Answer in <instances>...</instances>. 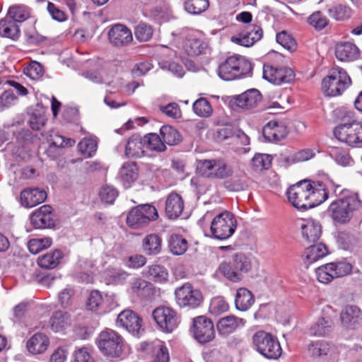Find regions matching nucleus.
Returning a JSON list of instances; mask_svg holds the SVG:
<instances>
[{"label": "nucleus", "mask_w": 362, "mask_h": 362, "mask_svg": "<svg viewBox=\"0 0 362 362\" xmlns=\"http://www.w3.org/2000/svg\"><path fill=\"white\" fill-rule=\"evenodd\" d=\"M96 344L105 356L110 358H117L122 356L124 340L115 331L110 329L102 331L96 339Z\"/></svg>", "instance_id": "nucleus-4"}, {"label": "nucleus", "mask_w": 362, "mask_h": 362, "mask_svg": "<svg viewBox=\"0 0 362 362\" xmlns=\"http://www.w3.org/2000/svg\"><path fill=\"white\" fill-rule=\"evenodd\" d=\"M153 30L151 25L140 22L134 28V35L139 42L148 41L153 36Z\"/></svg>", "instance_id": "nucleus-54"}, {"label": "nucleus", "mask_w": 362, "mask_h": 362, "mask_svg": "<svg viewBox=\"0 0 362 362\" xmlns=\"http://www.w3.org/2000/svg\"><path fill=\"white\" fill-rule=\"evenodd\" d=\"M252 64L244 57L233 55L227 57L218 66V74L225 81L236 79L251 72Z\"/></svg>", "instance_id": "nucleus-2"}, {"label": "nucleus", "mask_w": 362, "mask_h": 362, "mask_svg": "<svg viewBox=\"0 0 362 362\" xmlns=\"http://www.w3.org/2000/svg\"><path fill=\"white\" fill-rule=\"evenodd\" d=\"M229 305L222 297L214 298L210 303L209 311L212 315H218L228 311Z\"/></svg>", "instance_id": "nucleus-61"}, {"label": "nucleus", "mask_w": 362, "mask_h": 362, "mask_svg": "<svg viewBox=\"0 0 362 362\" xmlns=\"http://www.w3.org/2000/svg\"><path fill=\"white\" fill-rule=\"evenodd\" d=\"M47 199V193L39 188L24 189L21 193V204L28 208L42 203Z\"/></svg>", "instance_id": "nucleus-26"}, {"label": "nucleus", "mask_w": 362, "mask_h": 362, "mask_svg": "<svg viewBox=\"0 0 362 362\" xmlns=\"http://www.w3.org/2000/svg\"><path fill=\"white\" fill-rule=\"evenodd\" d=\"M332 327L329 317H320L310 327L309 332L313 336L325 337L332 332Z\"/></svg>", "instance_id": "nucleus-37"}, {"label": "nucleus", "mask_w": 362, "mask_h": 362, "mask_svg": "<svg viewBox=\"0 0 362 362\" xmlns=\"http://www.w3.org/2000/svg\"><path fill=\"white\" fill-rule=\"evenodd\" d=\"M329 154L335 162L341 166L352 165L354 160L345 149L332 146L329 149Z\"/></svg>", "instance_id": "nucleus-50"}, {"label": "nucleus", "mask_w": 362, "mask_h": 362, "mask_svg": "<svg viewBox=\"0 0 362 362\" xmlns=\"http://www.w3.org/2000/svg\"><path fill=\"white\" fill-rule=\"evenodd\" d=\"M236 228L235 216L228 211H224L212 219L210 226L211 237L218 240H227L234 234Z\"/></svg>", "instance_id": "nucleus-6"}, {"label": "nucleus", "mask_w": 362, "mask_h": 362, "mask_svg": "<svg viewBox=\"0 0 362 362\" xmlns=\"http://www.w3.org/2000/svg\"><path fill=\"white\" fill-rule=\"evenodd\" d=\"M262 100V95L257 89H250L233 98V103L242 109L255 107Z\"/></svg>", "instance_id": "nucleus-25"}, {"label": "nucleus", "mask_w": 362, "mask_h": 362, "mask_svg": "<svg viewBox=\"0 0 362 362\" xmlns=\"http://www.w3.org/2000/svg\"><path fill=\"white\" fill-rule=\"evenodd\" d=\"M276 39L278 43L289 51H293L296 48L295 39L285 30L277 33Z\"/></svg>", "instance_id": "nucleus-63"}, {"label": "nucleus", "mask_w": 362, "mask_h": 362, "mask_svg": "<svg viewBox=\"0 0 362 362\" xmlns=\"http://www.w3.org/2000/svg\"><path fill=\"white\" fill-rule=\"evenodd\" d=\"M308 351L314 357L329 356L334 357L336 348L324 340H319L310 343L308 346Z\"/></svg>", "instance_id": "nucleus-32"}, {"label": "nucleus", "mask_w": 362, "mask_h": 362, "mask_svg": "<svg viewBox=\"0 0 362 362\" xmlns=\"http://www.w3.org/2000/svg\"><path fill=\"white\" fill-rule=\"evenodd\" d=\"M78 150L85 157H91L97 150V142L93 139H83L78 145Z\"/></svg>", "instance_id": "nucleus-60"}, {"label": "nucleus", "mask_w": 362, "mask_h": 362, "mask_svg": "<svg viewBox=\"0 0 362 362\" xmlns=\"http://www.w3.org/2000/svg\"><path fill=\"white\" fill-rule=\"evenodd\" d=\"M301 235L307 243H315L322 234V226L319 221L312 218L303 219L299 223Z\"/></svg>", "instance_id": "nucleus-22"}, {"label": "nucleus", "mask_w": 362, "mask_h": 362, "mask_svg": "<svg viewBox=\"0 0 362 362\" xmlns=\"http://www.w3.org/2000/svg\"><path fill=\"white\" fill-rule=\"evenodd\" d=\"M170 354L168 349L163 342H159L153 346L152 362H169Z\"/></svg>", "instance_id": "nucleus-55"}, {"label": "nucleus", "mask_w": 362, "mask_h": 362, "mask_svg": "<svg viewBox=\"0 0 362 362\" xmlns=\"http://www.w3.org/2000/svg\"><path fill=\"white\" fill-rule=\"evenodd\" d=\"M184 209V201L177 193H171L165 202V214L170 219L177 218Z\"/></svg>", "instance_id": "nucleus-28"}, {"label": "nucleus", "mask_w": 362, "mask_h": 362, "mask_svg": "<svg viewBox=\"0 0 362 362\" xmlns=\"http://www.w3.org/2000/svg\"><path fill=\"white\" fill-rule=\"evenodd\" d=\"M245 320L235 315H228L218 320L216 327L218 334L222 336H228L235 332L238 328L245 325Z\"/></svg>", "instance_id": "nucleus-24"}, {"label": "nucleus", "mask_w": 362, "mask_h": 362, "mask_svg": "<svg viewBox=\"0 0 362 362\" xmlns=\"http://www.w3.org/2000/svg\"><path fill=\"white\" fill-rule=\"evenodd\" d=\"M73 362H95L91 350L88 347L77 349L73 354Z\"/></svg>", "instance_id": "nucleus-64"}, {"label": "nucleus", "mask_w": 362, "mask_h": 362, "mask_svg": "<svg viewBox=\"0 0 362 362\" xmlns=\"http://www.w3.org/2000/svg\"><path fill=\"white\" fill-rule=\"evenodd\" d=\"M190 332L194 339L202 344L213 341L216 335L213 322L204 315L192 319Z\"/></svg>", "instance_id": "nucleus-10"}, {"label": "nucleus", "mask_w": 362, "mask_h": 362, "mask_svg": "<svg viewBox=\"0 0 362 362\" xmlns=\"http://www.w3.org/2000/svg\"><path fill=\"white\" fill-rule=\"evenodd\" d=\"M317 280L322 284H329L336 279L329 263L320 266L315 269Z\"/></svg>", "instance_id": "nucleus-58"}, {"label": "nucleus", "mask_w": 362, "mask_h": 362, "mask_svg": "<svg viewBox=\"0 0 362 362\" xmlns=\"http://www.w3.org/2000/svg\"><path fill=\"white\" fill-rule=\"evenodd\" d=\"M255 298L252 293L245 288L238 289L235 298V308L241 311L247 310L254 303Z\"/></svg>", "instance_id": "nucleus-36"}, {"label": "nucleus", "mask_w": 362, "mask_h": 362, "mask_svg": "<svg viewBox=\"0 0 362 362\" xmlns=\"http://www.w3.org/2000/svg\"><path fill=\"white\" fill-rule=\"evenodd\" d=\"M160 134L165 145H177L182 139L181 135L178 131L169 125L163 126L160 129Z\"/></svg>", "instance_id": "nucleus-45"}, {"label": "nucleus", "mask_w": 362, "mask_h": 362, "mask_svg": "<svg viewBox=\"0 0 362 362\" xmlns=\"http://www.w3.org/2000/svg\"><path fill=\"white\" fill-rule=\"evenodd\" d=\"M142 274L145 277L160 283L166 281L168 276L165 268L158 264H152L148 267Z\"/></svg>", "instance_id": "nucleus-41"}, {"label": "nucleus", "mask_w": 362, "mask_h": 362, "mask_svg": "<svg viewBox=\"0 0 362 362\" xmlns=\"http://www.w3.org/2000/svg\"><path fill=\"white\" fill-rule=\"evenodd\" d=\"M262 30L257 25H250L238 35L232 36L231 41L244 47L252 46L262 37Z\"/></svg>", "instance_id": "nucleus-20"}, {"label": "nucleus", "mask_w": 362, "mask_h": 362, "mask_svg": "<svg viewBox=\"0 0 362 362\" xmlns=\"http://www.w3.org/2000/svg\"><path fill=\"white\" fill-rule=\"evenodd\" d=\"M310 181L303 180L290 187L286 192L288 202L296 209L307 210L310 209L309 202Z\"/></svg>", "instance_id": "nucleus-13"}, {"label": "nucleus", "mask_w": 362, "mask_h": 362, "mask_svg": "<svg viewBox=\"0 0 362 362\" xmlns=\"http://www.w3.org/2000/svg\"><path fill=\"white\" fill-rule=\"evenodd\" d=\"M351 81L346 71L340 67L334 68L322 81V90L329 97L341 95L351 85Z\"/></svg>", "instance_id": "nucleus-5"}, {"label": "nucleus", "mask_w": 362, "mask_h": 362, "mask_svg": "<svg viewBox=\"0 0 362 362\" xmlns=\"http://www.w3.org/2000/svg\"><path fill=\"white\" fill-rule=\"evenodd\" d=\"M329 16L336 21H345L351 18L352 9L344 4H337L327 10Z\"/></svg>", "instance_id": "nucleus-47"}, {"label": "nucleus", "mask_w": 362, "mask_h": 362, "mask_svg": "<svg viewBox=\"0 0 362 362\" xmlns=\"http://www.w3.org/2000/svg\"><path fill=\"white\" fill-rule=\"evenodd\" d=\"M151 283L141 279L135 278L129 282V291L131 293L139 297H146L152 290Z\"/></svg>", "instance_id": "nucleus-40"}, {"label": "nucleus", "mask_w": 362, "mask_h": 362, "mask_svg": "<svg viewBox=\"0 0 362 362\" xmlns=\"http://www.w3.org/2000/svg\"><path fill=\"white\" fill-rule=\"evenodd\" d=\"M335 138L349 146L362 144V122L341 123L333 131Z\"/></svg>", "instance_id": "nucleus-11"}, {"label": "nucleus", "mask_w": 362, "mask_h": 362, "mask_svg": "<svg viewBox=\"0 0 362 362\" xmlns=\"http://www.w3.org/2000/svg\"><path fill=\"white\" fill-rule=\"evenodd\" d=\"M30 8L24 4H17L10 6L8 15L16 23H22L30 16Z\"/></svg>", "instance_id": "nucleus-44"}, {"label": "nucleus", "mask_w": 362, "mask_h": 362, "mask_svg": "<svg viewBox=\"0 0 362 362\" xmlns=\"http://www.w3.org/2000/svg\"><path fill=\"white\" fill-rule=\"evenodd\" d=\"M162 240L157 234L147 235L142 241L144 252L148 255H156L161 251Z\"/></svg>", "instance_id": "nucleus-35"}, {"label": "nucleus", "mask_w": 362, "mask_h": 362, "mask_svg": "<svg viewBox=\"0 0 362 362\" xmlns=\"http://www.w3.org/2000/svg\"><path fill=\"white\" fill-rule=\"evenodd\" d=\"M225 187L229 191L240 192L247 189V183L244 176L234 177L224 183Z\"/></svg>", "instance_id": "nucleus-62"}, {"label": "nucleus", "mask_w": 362, "mask_h": 362, "mask_svg": "<svg viewBox=\"0 0 362 362\" xmlns=\"http://www.w3.org/2000/svg\"><path fill=\"white\" fill-rule=\"evenodd\" d=\"M168 246L173 255H181L187 251L188 243L181 235L173 234L169 239Z\"/></svg>", "instance_id": "nucleus-46"}, {"label": "nucleus", "mask_w": 362, "mask_h": 362, "mask_svg": "<svg viewBox=\"0 0 362 362\" xmlns=\"http://www.w3.org/2000/svg\"><path fill=\"white\" fill-rule=\"evenodd\" d=\"M194 113L202 117L211 115L213 109L210 103L204 98H200L194 101L192 105Z\"/></svg>", "instance_id": "nucleus-52"}, {"label": "nucleus", "mask_w": 362, "mask_h": 362, "mask_svg": "<svg viewBox=\"0 0 362 362\" xmlns=\"http://www.w3.org/2000/svg\"><path fill=\"white\" fill-rule=\"evenodd\" d=\"M329 264L336 279L349 275L353 269L352 264L346 259L332 262Z\"/></svg>", "instance_id": "nucleus-49"}, {"label": "nucleus", "mask_w": 362, "mask_h": 362, "mask_svg": "<svg viewBox=\"0 0 362 362\" xmlns=\"http://www.w3.org/2000/svg\"><path fill=\"white\" fill-rule=\"evenodd\" d=\"M49 344V338L45 334L37 333L28 341L27 349L33 354H39L45 352Z\"/></svg>", "instance_id": "nucleus-31"}, {"label": "nucleus", "mask_w": 362, "mask_h": 362, "mask_svg": "<svg viewBox=\"0 0 362 362\" xmlns=\"http://www.w3.org/2000/svg\"><path fill=\"white\" fill-rule=\"evenodd\" d=\"M152 316L158 329L164 333H172L180 323V316L173 308L160 305L152 312Z\"/></svg>", "instance_id": "nucleus-9"}, {"label": "nucleus", "mask_w": 362, "mask_h": 362, "mask_svg": "<svg viewBox=\"0 0 362 362\" xmlns=\"http://www.w3.org/2000/svg\"><path fill=\"white\" fill-rule=\"evenodd\" d=\"M272 160V156L269 154L257 153L252 158L251 165L255 170H262L271 166Z\"/></svg>", "instance_id": "nucleus-56"}, {"label": "nucleus", "mask_w": 362, "mask_h": 362, "mask_svg": "<svg viewBox=\"0 0 362 362\" xmlns=\"http://www.w3.org/2000/svg\"><path fill=\"white\" fill-rule=\"evenodd\" d=\"M336 196H341L331 202L327 212L329 217L337 224L349 223L356 214L362 210V202L358 193L346 189H341V185L330 183Z\"/></svg>", "instance_id": "nucleus-1"}, {"label": "nucleus", "mask_w": 362, "mask_h": 362, "mask_svg": "<svg viewBox=\"0 0 362 362\" xmlns=\"http://www.w3.org/2000/svg\"><path fill=\"white\" fill-rule=\"evenodd\" d=\"M117 324L137 337L144 331L142 319L131 310H125L121 312L117 316Z\"/></svg>", "instance_id": "nucleus-16"}, {"label": "nucleus", "mask_w": 362, "mask_h": 362, "mask_svg": "<svg viewBox=\"0 0 362 362\" xmlns=\"http://www.w3.org/2000/svg\"><path fill=\"white\" fill-rule=\"evenodd\" d=\"M263 78L275 85L291 83L294 80L293 71L288 67L276 68L270 64H264Z\"/></svg>", "instance_id": "nucleus-15"}, {"label": "nucleus", "mask_w": 362, "mask_h": 362, "mask_svg": "<svg viewBox=\"0 0 362 362\" xmlns=\"http://www.w3.org/2000/svg\"><path fill=\"white\" fill-rule=\"evenodd\" d=\"M207 44L202 39L190 35L184 42L183 49L189 56H198L206 49Z\"/></svg>", "instance_id": "nucleus-33"}, {"label": "nucleus", "mask_w": 362, "mask_h": 362, "mask_svg": "<svg viewBox=\"0 0 362 362\" xmlns=\"http://www.w3.org/2000/svg\"><path fill=\"white\" fill-rule=\"evenodd\" d=\"M139 175L136 165L132 162L124 163L119 172V178L124 188H129Z\"/></svg>", "instance_id": "nucleus-29"}, {"label": "nucleus", "mask_w": 362, "mask_h": 362, "mask_svg": "<svg viewBox=\"0 0 362 362\" xmlns=\"http://www.w3.org/2000/svg\"><path fill=\"white\" fill-rule=\"evenodd\" d=\"M69 325V315L62 311L54 313L49 322V327L54 332L64 330Z\"/></svg>", "instance_id": "nucleus-43"}, {"label": "nucleus", "mask_w": 362, "mask_h": 362, "mask_svg": "<svg viewBox=\"0 0 362 362\" xmlns=\"http://www.w3.org/2000/svg\"><path fill=\"white\" fill-rule=\"evenodd\" d=\"M145 148L148 150L157 152H163L165 150L166 146L159 135L155 133H151L146 135L144 138Z\"/></svg>", "instance_id": "nucleus-48"}, {"label": "nucleus", "mask_w": 362, "mask_h": 362, "mask_svg": "<svg viewBox=\"0 0 362 362\" xmlns=\"http://www.w3.org/2000/svg\"><path fill=\"white\" fill-rule=\"evenodd\" d=\"M209 6V0H186L185 9L187 12L198 15L204 12Z\"/></svg>", "instance_id": "nucleus-51"}, {"label": "nucleus", "mask_w": 362, "mask_h": 362, "mask_svg": "<svg viewBox=\"0 0 362 362\" xmlns=\"http://www.w3.org/2000/svg\"><path fill=\"white\" fill-rule=\"evenodd\" d=\"M107 36L110 43L115 47L127 46L133 40L131 30L120 23L113 25L109 30Z\"/></svg>", "instance_id": "nucleus-18"}, {"label": "nucleus", "mask_w": 362, "mask_h": 362, "mask_svg": "<svg viewBox=\"0 0 362 362\" xmlns=\"http://www.w3.org/2000/svg\"><path fill=\"white\" fill-rule=\"evenodd\" d=\"M335 55L340 61L351 62L359 58L360 52L356 45L351 42H344L336 45Z\"/></svg>", "instance_id": "nucleus-27"}, {"label": "nucleus", "mask_w": 362, "mask_h": 362, "mask_svg": "<svg viewBox=\"0 0 362 362\" xmlns=\"http://www.w3.org/2000/svg\"><path fill=\"white\" fill-rule=\"evenodd\" d=\"M198 170L204 177L223 180L233 175V170L221 158L204 159L199 162Z\"/></svg>", "instance_id": "nucleus-7"}, {"label": "nucleus", "mask_w": 362, "mask_h": 362, "mask_svg": "<svg viewBox=\"0 0 362 362\" xmlns=\"http://www.w3.org/2000/svg\"><path fill=\"white\" fill-rule=\"evenodd\" d=\"M219 270L225 277L233 282L239 281L242 275L238 269L234 267V264L232 265L230 263L223 262L219 266Z\"/></svg>", "instance_id": "nucleus-59"}, {"label": "nucleus", "mask_w": 362, "mask_h": 362, "mask_svg": "<svg viewBox=\"0 0 362 362\" xmlns=\"http://www.w3.org/2000/svg\"><path fill=\"white\" fill-rule=\"evenodd\" d=\"M219 136L223 139L235 137L241 139V142L244 145L250 143L249 137L240 129H233L230 127H225L218 131Z\"/></svg>", "instance_id": "nucleus-53"}, {"label": "nucleus", "mask_w": 362, "mask_h": 362, "mask_svg": "<svg viewBox=\"0 0 362 362\" xmlns=\"http://www.w3.org/2000/svg\"><path fill=\"white\" fill-rule=\"evenodd\" d=\"M330 183H334L329 181L327 183L322 182H310V189H309V202L310 209L320 205L327 199L329 192H334L333 187H331Z\"/></svg>", "instance_id": "nucleus-19"}, {"label": "nucleus", "mask_w": 362, "mask_h": 362, "mask_svg": "<svg viewBox=\"0 0 362 362\" xmlns=\"http://www.w3.org/2000/svg\"><path fill=\"white\" fill-rule=\"evenodd\" d=\"M145 152L144 139L139 135L131 136L125 146V155L128 158H140Z\"/></svg>", "instance_id": "nucleus-30"}, {"label": "nucleus", "mask_w": 362, "mask_h": 362, "mask_svg": "<svg viewBox=\"0 0 362 362\" xmlns=\"http://www.w3.org/2000/svg\"><path fill=\"white\" fill-rule=\"evenodd\" d=\"M340 321L346 329H358L362 327V310L356 305H346L341 311Z\"/></svg>", "instance_id": "nucleus-17"}, {"label": "nucleus", "mask_w": 362, "mask_h": 362, "mask_svg": "<svg viewBox=\"0 0 362 362\" xmlns=\"http://www.w3.org/2000/svg\"><path fill=\"white\" fill-rule=\"evenodd\" d=\"M87 308L102 315L110 312L115 306V296L105 294L104 296L98 291H92L87 300Z\"/></svg>", "instance_id": "nucleus-14"}, {"label": "nucleus", "mask_w": 362, "mask_h": 362, "mask_svg": "<svg viewBox=\"0 0 362 362\" xmlns=\"http://www.w3.org/2000/svg\"><path fill=\"white\" fill-rule=\"evenodd\" d=\"M62 257L63 254L62 251L56 250L39 257L37 263L42 268L54 269L59 264Z\"/></svg>", "instance_id": "nucleus-42"}, {"label": "nucleus", "mask_w": 362, "mask_h": 362, "mask_svg": "<svg viewBox=\"0 0 362 362\" xmlns=\"http://www.w3.org/2000/svg\"><path fill=\"white\" fill-rule=\"evenodd\" d=\"M30 221L35 228H45L54 226V215L49 205H43L33 212Z\"/></svg>", "instance_id": "nucleus-21"}, {"label": "nucleus", "mask_w": 362, "mask_h": 362, "mask_svg": "<svg viewBox=\"0 0 362 362\" xmlns=\"http://www.w3.org/2000/svg\"><path fill=\"white\" fill-rule=\"evenodd\" d=\"M158 217L156 209L151 204H141L134 207L128 214L127 224L132 228L139 229L146 226L150 221Z\"/></svg>", "instance_id": "nucleus-8"}, {"label": "nucleus", "mask_w": 362, "mask_h": 362, "mask_svg": "<svg viewBox=\"0 0 362 362\" xmlns=\"http://www.w3.org/2000/svg\"><path fill=\"white\" fill-rule=\"evenodd\" d=\"M52 239L50 238H34L28 243L29 251L33 254H37L42 250L47 249L52 245Z\"/></svg>", "instance_id": "nucleus-57"}, {"label": "nucleus", "mask_w": 362, "mask_h": 362, "mask_svg": "<svg viewBox=\"0 0 362 362\" xmlns=\"http://www.w3.org/2000/svg\"><path fill=\"white\" fill-rule=\"evenodd\" d=\"M128 276L127 272L119 268L108 269L105 272V281L107 285H122Z\"/></svg>", "instance_id": "nucleus-39"}, {"label": "nucleus", "mask_w": 362, "mask_h": 362, "mask_svg": "<svg viewBox=\"0 0 362 362\" xmlns=\"http://www.w3.org/2000/svg\"><path fill=\"white\" fill-rule=\"evenodd\" d=\"M177 305L180 308L194 309L199 307L203 301L202 292L194 288L192 284L187 283L175 291Z\"/></svg>", "instance_id": "nucleus-12"}, {"label": "nucleus", "mask_w": 362, "mask_h": 362, "mask_svg": "<svg viewBox=\"0 0 362 362\" xmlns=\"http://www.w3.org/2000/svg\"><path fill=\"white\" fill-rule=\"evenodd\" d=\"M254 349L268 359H277L282 354V349L276 337L263 330L256 332L252 336Z\"/></svg>", "instance_id": "nucleus-3"}, {"label": "nucleus", "mask_w": 362, "mask_h": 362, "mask_svg": "<svg viewBox=\"0 0 362 362\" xmlns=\"http://www.w3.org/2000/svg\"><path fill=\"white\" fill-rule=\"evenodd\" d=\"M19 35L20 28L16 21L11 18L0 21V36L14 40L18 38Z\"/></svg>", "instance_id": "nucleus-38"}, {"label": "nucleus", "mask_w": 362, "mask_h": 362, "mask_svg": "<svg viewBox=\"0 0 362 362\" xmlns=\"http://www.w3.org/2000/svg\"><path fill=\"white\" fill-rule=\"evenodd\" d=\"M328 254V250L323 243H314L308 247L304 252V258L307 264H312Z\"/></svg>", "instance_id": "nucleus-34"}, {"label": "nucleus", "mask_w": 362, "mask_h": 362, "mask_svg": "<svg viewBox=\"0 0 362 362\" xmlns=\"http://www.w3.org/2000/svg\"><path fill=\"white\" fill-rule=\"evenodd\" d=\"M288 133L286 125L283 122L276 120L269 121L262 129L264 138L269 142H278L284 139Z\"/></svg>", "instance_id": "nucleus-23"}]
</instances>
